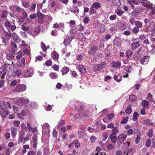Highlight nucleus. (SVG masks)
<instances>
[{
  "instance_id": "nucleus-43",
  "label": "nucleus",
  "mask_w": 155,
  "mask_h": 155,
  "mask_svg": "<svg viewBox=\"0 0 155 155\" xmlns=\"http://www.w3.org/2000/svg\"><path fill=\"white\" fill-rule=\"evenodd\" d=\"M153 130L152 129L150 130L147 133V135L149 137H151L153 135Z\"/></svg>"
},
{
  "instance_id": "nucleus-3",
  "label": "nucleus",
  "mask_w": 155,
  "mask_h": 155,
  "mask_svg": "<svg viewBox=\"0 0 155 155\" xmlns=\"http://www.w3.org/2000/svg\"><path fill=\"white\" fill-rule=\"evenodd\" d=\"M26 50L25 51L22 50L17 53L16 58L18 59H20L22 58V56L28 55L30 53V51L28 50Z\"/></svg>"
},
{
  "instance_id": "nucleus-30",
  "label": "nucleus",
  "mask_w": 155,
  "mask_h": 155,
  "mask_svg": "<svg viewBox=\"0 0 155 155\" xmlns=\"http://www.w3.org/2000/svg\"><path fill=\"white\" fill-rule=\"evenodd\" d=\"M126 54L127 57V58H129L132 56L133 54V52L131 50H128L126 51Z\"/></svg>"
},
{
  "instance_id": "nucleus-39",
  "label": "nucleus",
  "mask_w": 155,
  "mask_h": 155,
  "mask_svg": "<svg viewBox=\"0 0 155 155\" xmlns=\"http://www.w3.org/2000/svg\"><path fill=\"white\" fill-rule=\"evenodd\" d=\"M112 133L111 134H114L116 135V134H117L119 132V130L118 128L116 127H114L112 130Z\"/></svg>"
},
{
  "instance_id": "nucleus-9",
  "label": "nucleus",
  "mask_w": 155,
  "mask_h": 155,
  "mask_svg": "<svg viewBox=\"0 0 155 155\" xmlns=\"http://www.w3.org/2000/svg\"><path fill=\"white\" fill-rule=\"evenodd\" d=\"M17 50V46L16 44L14 42H12L11 43V47L10 49V52L14 54Z\"/></svg>"
},
{
  "instance_id": "nucleus-47",
  "label": "nucleus",
  "mask_w": 155,
  "mask_h": 155,
  "mask_svg": "<svg viewBox=\"0 0 155 155\" xmlns=\"http://www.w3.org/2000/svg\"><path fill=\"white\" fill-rule=\"evenodd\" d=\"M105 153H103L101 152H92L90 155H105Z\"/></svg>"
},
{
  "instance_id": "nucleus-5",
  "label": "nucleus",
  "mask_w": 155,
  "mask_h": 155,
  "mask_svg": "<svg viewBox=\"0 0 155 155\" xmlns=\"http://www.w3.org/2000/svg\"><path fill=\"white\" fill-rule=\"evenodd\" d=\"M26 89V86L24 84H22L17 85L14 91H15L20 92L25 91Z\"/></svg>"
},
{
  "instance_id": "nucleus-13",
  "label": "nucleus",
  "mask_w": 155,
  "mask_h": 155,
  "mask_svg": "<svg viewBox=\"0 0 155 155\" xmlns=\"http://www.w3.org/2000/svg\"><path fill=\"white\" fill-rule=\"evenodd\" d=\"M107 65V63L105 62H103L100 64H97L95 65V67L97 68V69L99 70L103 68H104Z\"/></svg>"
},
{
  "instance_id": "nucleus-36",
  "label": "nucleus",
  "mask_w": 155,
  "mask_h": 155,
  "mask_svg": "<svg viewBox=\"0 0 155 155\" xmlns=\"http://www.w3.org/2000/svg\"><path fill=\"white\" fill-rule=\"evenodd\" d=\"M113 3L114 5L117 6H119L121 5L119 0H113Z\"/></svg>"
},
{
  "instance_id": "nucleus-52",
  "label": "nucleus",
  "mask_w": 155,
  "mask_h": 155,
  "mask_svg": "<svg viewBox=\"0 0 155 155\" xmlns=\"http://www.w3.org/2000/svg\"><path fill=\"white\" fill-rule=\"evenodd\" d=\"M65 123V121L63 120H61L60 122L59 123L58 125V127H60L62 125L64 124Z\"/></svg>"
},
{
  "instance_id": "nucleus-16",
  "label": "nucleus",
  "mask_w": 155,
  "mask_h": 155,
  "mask_svg": "<svg viewBox=\"0 0 155 155\" xmlns=\"http://www.w3.org/2000/svg\"><path fill=\"white\" fill-rule=\"evenodd\" d=\"M10 9L14 12L17 11L19 12L21 11V8L19 6L17 5L11 6L10 7Z\"/></svg>"
},
{
  "instance_id": "nucleus-57",
  "label": "nucleus",
  "mask_w": 155,
  "mask_h": 155,
  "mask_svg": "<svg viewBox=\"0 0 155 155\" xmlns=\"http://www.w3.org/2000/svg\"><path fill=\"white\" fill-rule=\"evenodd\" d=\"M52 61L51 60H48L45 62V64L47 66H50L52 64Z\"/></svg>"
},
{
  "instance_id": "nucleus-33",
  "label": "nucleus",
  "mask_w": 155,
  "mask_h": 155,
  "mask_svg": "<svg viewBox=\"0 0 155 155\" xmlns=\"http://www.w3.org/2000/svg\"><path fill=\"white\" fill-rule=\"evenodd\" d=\"M71 38H66L64 40L63 43L65 45H67L71 42Z\"/></svg>"
},
{
  "instance_id": "nucleus-22",
  "label": "nucleus",
  "mask_w": 155,
  "mask_h": 155,
  "mask_svg": "<svg viewBox=\"0 0 155 155\" xmlns=\"http://www.w3.org/2000/svg\"><path fill=\"white\" fill-rule=\"evenodd\" d=\"M142 11V8H139L138 9L136 10L135 11H133L132 12V15L134 16H136L138 15L139 13L140 12Z\"/></svg>"
},
{
  "instance_id": "nucleus-41",
  "label": "nucleus",
  "mask_w": 155,
  "mask_h": 155,
  "mask_svg": "<svg viewBox=\"0 0 155 155\" xmlns=\"http://www.w3.org/2000/svg\"><path fill=\"white\" fill-rule=\"evenodd\" d=\"M135 25L137 26L138 28L142 27V23L139 21H136L135 22Z\"/></svg>"
},
{
  "instance_id": "nucleus-59",
  "label": "nucleus",
  "mask_w": 155,
  "mask_h": 155,
  "mask_svg": "<svg viewBox=\"0 0 155 155\" xmlns=\"http://www.w3.org/2000/svg\"><path fill=\"white\" fill-rule=\"evenodd\" d=\"M139 31V28H138V27H135L133 28L132 31V32L135 34H136Z\"/></svg>"
},
{
  "instance_id": "nucleus-29",
  "label": "nucleus",
  "mask_w": 155,
  "mask_h": 155,
  "mask_svg": "<svg viewBox=\"0 0 155 155\" xmlns=\"http://www.w3.org/2000/svg\"><path fill=\"white\" fill-rule=\"evenodd\" d=\"M40 30L38 28L35 27L34 28V34L32 35L33 36H35L38 35L39 33Z\"/></svg>"
},
{
  "instance_id": "nucleus-64",
  "label": "nucleus",
  "mask_w": 155,
  "mask_h": 155,
  "mask_svg": "<svg viewBox=\"0 0 155 155\" xmlns=\"http://www.w3.org/2000/svg\"><path fill=\"white\" fill-rule=\"evenodd\" d=\"M17 83V81L16 80H14L11 82L10 85L12 86H13L15 85Z\"/></svg>"
},
{
  "instance_id": "nucleus-2",
  "label": "nucleus",
  "mask_w": 155,
  "mask_h": 155,
  "mask_svg": "<svg viewBox=\"0 0 155 155\" xmlns=\"http://www.w3.org/2000/svg\"><path fill=\"white\" fill-rule=\"evenodd\" d=\"M6 106L4 101H2L0 102V114L1 116L5 117L7 115L8 113L6 110Z\"/></svg>"
},
{
  "instance_id": "nucleus-35",
  "label": "nucleus",
  "mask_w": 155,
  "mask_h": 155,
  "mask_svg": "<svg viewBox=\"0 0 155 155\" xmlns=\"http://www.w3.org/2000/svg\"><path fill=\"white\" fill-rule=\"evenodd\" d=\"M7 59L8 60H11L14 59V57L13 55L10 53H8L6 55Z\"/></svg>"
},
{
  "instance_id": "nucleus-19",
  "label": "nucleus",
  "mask_w": 155,
  "mask_h": 155,
  "mask_svg": "<svg viewBox=\"0 0 155 155\" xmlns=\"http://www.w3.org/2000/svg\"><path fill=\"white\" fill-rule=\"evenodd\" d=\"M32 140H33V147H36L37 145V137L36 135H34L32 137Z\"/></svg>"
},
{
  "instance_id": "nucleus-32",
  "label": "nucleus",
  "mask_w": 155,
  "mask_h": 155,
  "mask_svg": "<svg viewBox=\"0 0 155 155\" xmlns=\"http://www.w3.org/2000/svg\"><path fill=\"white\" fill-rule=\"evenodd\" d=\"M69 71V68L67 67L63 68L62 70V73L63 75L67 74Z\"/></svg>"
},
{
  "instance_id": "nucleus-42",
  "label": "nucleus",
  "mask_w": 155,
  "mask_h": 155,
  "mask_svg": "<svg viewBox=\"0 0 155 155\" xmlns=\"http://www.w3.org/2000/svg\"><path fill=\"white\" fill-rule=\"evenodd\" d=\"M136 99V96L134 95H131L129 97V100L131 102L134 101Z\"/></svg>"
},
{
  "instance_id": "nucleus-6",
  "label": "nucleus",
  "mask_w": 155,
  "mask_h": 155,
  "mask_svg": "<svg viewBox=\"0 0 155 155\" xmlns=\"http://www.w3.org/2000/svg\"><path fill=\"white\" fill-rule=\"evenodd\" d=\"M127 137L126 135L123 134H120L117 137V142L119 143H122L125 140Z\"/></svg>"
},
{
  "instance_id": "nucleus-20",
  "label": "nucleus",
  "mask_w": 155,
  "mask_h": 155,
  "mask_svg": "<svg viewBox=\"0 0 155 155\" xmlns=\"http://www.w3.org/2000/svg\"><path fill=\"white\" fill-rule=\"evenodd\" d=\"M25 134V131H24L22 130H21L20 131V133H19L18 140L20 141L21 142L24 139Z\"/></svg>"
},
{
  "instance_id": "nucleus-25",
  "label": "nucleus",
  "mask_w": 155,
  "mask_h": 155,
  "mask_svg": "<svg viewBox=\"0 0 155 155\" xmlns=\"http://www.w3.org/2000/svg\"><path fill=\"white\" fill-rule=\"evenodd\" d=\"M12 136V137H15L17 134V128L15 127H12L11 128Z\"/></svg>"
},
{
  "instance_id": "nucleus-58",
  "label": "nucleus",
  "mask_w": 155,
  "mask_h": 155,
  "mask_svg": "<svg viewBox=\"0 0 155 155\" xmlns=\"http://www.w3.org/2000/svg\"><path fill=\"white\" fill-rule=\"evenodd\" d=\"M50 76L52 79H55L57 77V75L54 73H51L50 74Z\"/></svg>"
},
{
  "instance_id": "nucleus-48",
  "label": "nucleus",
  "mask_w": 155,
  "mask_h": 155,
  "mask_svg": "<svg viewBox=\"0 0 155 155\" xmlns=\"http://www.w3.org/2000/svg\"><path fill=\"white\" fill-rule=\"evenodd\" d=\"M74 143L75 147L76 148H78L80 146V143L77 140H75L74 141Z\"/></svg>"
},
{
  "instance_id": "nucleus-62",
  "label": "nucleus",
  "mask_w": 155,
  "mask_h": 155,
  "mask_svg": "<svg viewBox=\"0 0 155 155\" xmlns=\"http://www.w3.org/2000/svg\"><path fill=\"white\" fill-rule=\"evenodd\" d=\"M7 13V11H3L2 13V14L1 15V17L3 18H5L7 16L6 13Z\"/></svg>"
},
{
  "instance_id": "nucleus-10",
  "label": "nucleus",
  "mask_w": 155,
  "mask_h": 155,
  "mask_svg": "<svg viewBox=\"0 0 155 155\" xmlns=\"http://www.w3.org/2000/svg\"><path fill=\"white\" fill-rule=\"evenodd\" d=\"M43 131L45 133H48L50 131V127L48 123H45L42 126Z\"/></svg>"
},
{
  "instance_id": "nucleus-7",
  "label": "nucleus",
  "mask_w": 155,
  "mask_h": 155,
  "mask_svg": "<svg viewBox=\"0 0 155 155\" xmlns=\"http://www.w3.org/2000/svg\"><path fill=\"white\" fill-rule=\"evenodd\" d=\"M140 3H142V5L143 6L146 7L148 8H151L152 3H150V2L147 1V0H138Z\"/></svg>"
},
{
  "instance_id": "nucleus-31",
  "label": "nucleus",
  "mask_w": 155,
  "mask_h": 155,
  "mask_svg": "<svg viewBox=\"0 0 155 155\" xmlns=\"http://www.w3.org/2000/svg\"><path fill=\"white\" fill-rule=\"evenodd\" d=\"M115 13L119 16H121L124 13V12L118 8L115 9Z\"/></svg>"
},
{
  "instance_id": "nucleus-24",
  "label": "nucleus",
  "mask_w": 155,
  "mask_h": 155,
  "mask_svg": "<svg viewBox=\"0 0 155 155\" xmlns=\"http://www.w3.org/2000/svg\"><path fill=\"white\" fill-rule=\"evenodd\" d=\"M132 105H129L127 107L125 110V113L127 114H129L131 113L132 111L131 109Z\"/></svg>"
},
{
  "instance_id": "nucleus-28",
  "label": "nucleus",
  "mask_w": 155,
  "mask_h": 155,
  "mask_svg": "<svg viewBox=\"0 0 155 155\" xmlns=\"http://www.w3.org/2000/svg\"><path fill=\"white\" fill-rule=\"evenodd\" d=\"M140 41L134 43L132 44V48L133 49H135L140 46Z\"/></svg>"
},
{
  "instance_id": "nucleus-14",
  "label": "nucleus",
  "mask_w": 155,
  "mask_h": 155,
  "mask_svg": "<svg viewBox=\"0 0 155 155\" xmlns=\"http://www.w3.org/2000/svg\"><path fill=\"white\" fill-rule=\"evenodd\" d=\"M97 49L98 47L97 46H94L89 51V53L92 55L94 54Z\"/></svg>"
},
{
  "instance_id": "nucleus-44",
  "label": "nucleus",
  "mask_w": 155,
  "mask_h": 155,
  "mask_svg": "<svg viewBox=\"0 0 155 155\" xmlns=\"http://www.w3.org/2000/svg\"><path fill=\"white\" fill-rule=\"evenodd\" d=\"M128 117H127L124 118L121 121L120 123L122 124H126L128 120Z\"/></svg>"
},
{
  "instance_id": "nucleus-37",
  "label": "nucleus",
  "mask_w": 155,
  "mask_h": 155,
  "mask_svg": "<svg viewBox=\"0 0 155 155\" xmlns=\"http://www.w3.org/2000/svg\"><path fill=\"white\" fill-rule=\"evenodd\" d=\"M93 6L95 8L97 9L99 8L101 6L100 3L98 2H95L94 3Z\"/></svg>"
},
{
  "instance_id": "nucleus-38",
  "label": "nucleus",
  "mask_w": 155,
  "mask_h": 155,
  "mask_svg": "<svg viewBox=\"0 0 155 155\" xmlns=\"http://www.w3.org/2000/svg\"><path fill=\"white\" fill-rule=\"evenodd\" d=\"M114 78L115 80L118 82H119L121 81L122 79V77L120 76H118L116 75H114Z\"/></svg>"
},
{
  "instance_id": "nucleus-23",
  "label": "nucleus",
  "mask_w": 155,
  "mask_h": 155,
  "mask_svg": "<svg viewBox=\"0 0 155 155\" xmlns=\"http://www.w3.org/2000/svg\"><path fill=\"white\" fill-rule=\"evenodd\" d=\"M109 138L110 139L112 143L115 142L117 140L116 135L113 134H111L109 136Z\"/></svg>"
},
{
  "instance_id": "nucleus-45",
  "label": "nucleus",
  "mask_w": 155,
  "mask_h": 155,
  "mask_svg": "<svg viewBox=\"0 0 155 155\" xmlns=\"http://www.w3.org/2000/svg\"><path fill=\"white\" fill-rule=\"evenodd\" d=\"M13 124L16 127H18L19 124H20V122L19 120H15L13 121Z\"/></svg>"
},
{
  "instance_id": "nucleus-12",
  "label": "nucleus",
  "mask_w": 155,
  "mask_h": 155,
  "mask_svg": "<svg viewBox=\"0 0 155 155\" xmlns=\"http://www.w3.org/2000/svg\"><path fill=\"white\" fill-rule=\"evenodd\" d=\"M150 57L148 56H145L141 60L140 63L142 64H146L149 61Z\"/></svg>"
},
{
  "instance_id": "nucleus-49",
  "label": "nucleus",
  "mask_w": 155,
  "mask_h": 155,
  "mask_svg": "<svg viewBox=\"0 0 155 155\" xmlns=\"http://www.w3.org/2000/svg\"><path fill=\"white\" fill-rule=\"evenodd\" d=\"M118 25L120 26V27L119 28L121 30L124 29L125 28V25L124 24L121 23H118Z\"/></svg>"
},
{
  "instance_id": "nucleus-4",
  "label": "nucleus",
  "mask_w": 155,
  "mask_h": 155,
  "mask_svg": "<svg viewBox=\"0 0 155 155\" xmlns=\"http://www.w3.org/2000/svg\"><path fill=\"white\" fill-rule=\"evenodd\" d=\"M14 101L18 104L23 105L29 103V100L27 99L19 98L15 99Z\"/></svg>"
},
{
  "instance_id": "nucleus-55",
  "label": "nucleus",
  "mask_w": 155,
  "mask_h": 155,
  "mask_svg": "<svg viewBox=\"0 0 155 155\" xmlns=\"http://www.w3.org/2000/svg\"><path fill=\"white\" fill-rule=\"evenodd\" d=\"M25 65V58H23L21 60V66L22 68L24 67Z\"/></svg>"
},
{
  "instance_id": "nucleus-11",
  "label": "nucleus",
  "mask_w": 155,
  "mask_h": 155,
  "mask_svg": "<svg viewBox=\"0 0 155 155\" xmlns=\"http://www.w3.org/2000/svg\"><path fill=\"white\" fill-rule=\"evenodd\" d=\"M20 45L21 47L22 48V50L25 51L27 50H28V51H30V48L28 45L26 44L25 41H22L21 43L20 44Z\"/></svg>"
},
{
  "instance_id": "nucleus-54",
  "label": "nucleus",
  "mask_w": 155,
  "mask_h": 155,
  "mask_svg": "<svg viewBox=\"0 0 155 155\" xmlns=\"http://www.w3.org/2000/svg\"><path fill=\"white\" fill-rule=\"evenodd\" d=\"M41 47L42 50L43 51H45L46 50V48L45 45L43 43H41Z\"/></svg>"
},
{
  "instance_id": "nucleus-51",
  "label": "nucleus",
  "mask_w": 155,
  "mask_h": 155,
  "mask_svg": "<svg viewBox=\"0 0 155 155\" xmlns=\"http://www.w3.org/2000/svg\"><path fill=\"white\" fill-rule=\"evenodd\" d=\"M37 16L40 18H43L44 17V15L40 12H37L36 14Z\"/></svg>"
},
{
  "instance_id": "nucleus-17",
  "label": "nucleus",
  "mask_w": 155,
  "mask_h": 155,
  "mask_svg": "<svg viewBox=\"0 0 155 155\" xmlns=\"http://www.w3.org/2000/svg\"><path fill=\"white\" fill-rule=\"evenodd\" d=\"M73 7L72 8H71L69 9V10L71 12L74 13H78L79 12V10L78 8L76 6L73 5Z\"/></svg>"
},
{
  "instance_id": "nucleus-56",
  "label": "nucleus",
  "mask_w": 155,
  "mask_h": 155,
  "mask_svg": "<svg viewBox=\"0 0 155 155\" xmlns=\"http://www.w3.org/2000/svg\"><path fill=\"white\" fill-rule=\"evenodd\" d=\"M96 12V10L94 9V8L93 7H91L90 8V13H94Z\"/></svg>"
},
{
  "instance_id": "nucleus-63",
  "label": "nucleus",
  "mask_w": 155,
  "mask_h": 155,
  "mask_svg": "<svg viewBox=\"0 0 155 155\" xmlns=\"http://www.w3.org/2000/svg\"><path fill=\"white\" fill-rule=\"evenodd\" d=\"M36 6V4L35 3H33L31 5V7L30 8V9L31 11H34L35 10Z\"/></svg>"
},
{
  "instance_id": "nucleus-34",
  "label": "nucleus",
  "mask_w": 155,
  "mask_h": 155,
  "mask_svg": "<svg viewBox=\"0 0 155 155\" xmlns=\"http://www.w3.org/2000/svg\"><path fill=\"white\" fill-rule=\"evenodd\" d=\"M139 114L136 112H134L133 114V119L134 121H136L137 118L139 117Z\"/></svg>"
},
{
  "instance_id": "nucleus-1",
  "label": "nucleus",
  "mask_w": 155,
  "mask_h": 155,
  "mask_svg": "<svg viewBox=\"0 0 155 155\" xmlns=\"http://www.w3.org/2000/svg\"><path fill=\"white\" fill-rule=\"evenodd\" d=\"M144 23L147 27V31L150 32L153 34L155 33V24L151 20L147 18L144 19Z\"/></svg>"
},
{
  "instance_id": "nucleus-61",
  "label": "nucleus",
  "mask_w": 155,
  "mask_h": 155,
  "mask_svg": "<svg viewBox=\"0 0 155 155\" xmlns=\"http://www.w3.org/2000/svg\"><path fill=\"white\" fill-rule=\"evenodd\" d=\"M153 99L152 95L150 93H149L147 95V99L148 100L150 101L151 100Z\"/></svg>"
},
{
  "instance_id": "nucleus-15",
  "label": "nucleus",
  "mask_w": 155,
  "mask_h": 155,
  "mask_svg": "<svg viewBox=\"0 0 155 155\" xmlns=\"http://www.w3.org/2000/svg\"><path fill=\"white\" fill-rule=\"evenodd\" d=\"M85 134L84 128L81 127L78 131V135L80 138L82 137Z\"/></svg>"
},
{
  "instance_id": "nucleus-46",
  "label": "nucleus",
  "mask_w": 155,
  "mask_h": 155,
  "mask_svg": "<svg viewBox=\"0 0 155 155\" xmlns=\"http://www.w3.org/2000/svg\"><path fill=\"white\" fill-rule=\"evenodd\" d=\"M90 21V18L88 17H85L83 19V21L85 24L88 23Z\"/></svg>"
},
{
  "instance_id": "nucleus-8",
  "label": "nucleus",
  "mask_w": 155,
  "mask_h": 155,
  "mask_svg": "<svg viewBox=\"0 0 155 155\" xmlns=\"http://www.w3.org/2000/svg\"><path fill=\"white\" fill-rule=\"evenodd\" d=\"M33 73L32 69L31 68H28L25 70L22 73V74L25 77H29L31 76Z\"/></svg>"
},
{
  "instance_id": "nucleus-50",
  "label": "nucleus",
  "mask_w": 155,
  "mask_h": 155,
  "mask_svg": "<svg viewBox=\"0 0 155 155\" xmlns=\"http://www.w3.org/2000/svg\"><path fill=\"white\" fill-rule=\"evenodd\" d=\"M29 130L30 132H31L33 133H35L37 131V129L36 127H31Z\"/></svg>"
},
{
  "instance_id": "nucleus-60",
  "label": "nucleus",
  "mask_w": 155,
  "mask_h": 155,
  "mask_svg": "<svg viewBox=\"0 0 155 155\" xmlns=\"http://www.w3.org/2000/svg\"><path fill=\"white\" fill-rule=\"evenodd\" d=\"M96 137H95L92 136L90 138V140L92 143H94L96 140Z\"/></svg>"
},
{
  "instance_id": "nucleus-53",
  "label": "nucleus",
  "mask_w": 155,
  "mask_h": 155,
  "mask_svg": "<svg viewBox=\"0 0 155 155\" xmlns=\"http://www.w3.org/2000/svg\"><path fill=\"white\" fill-rule=\"evenodd\" d=\"M56 5L55 2L54 1H52L50 4L49 6L50 8H51L52 7H54Z\"/></svg>"
},
{
  "instance_id": "nucleus-21",
  "label": "nucleus",
  "mask_w": 155,
  "mask_h": 155,
  "mask_svg": "<svg viewBox=\"0 0 155 155\" xmlns=\"http://www.w3.org/2000/svg\"><path fill=\"white\" fill-rule=\"evenodd\" d=\"M112 67L115 68H117L121 65V63L119 61H115L112 63L111 64Z\"/></svg>"
},
{
  "instance_id": "nucleus-40",
  "label": "nucleus",
  "mask_w": 155,
  "mask_h": 155,
  "mask_svg": "<svg viewBox=\"0 0 155 155\" xmlns=\"http://www.w3.org/2000/svg\"><path fill=\"white\" fill-rule=\"evenodd\" d=\"M142 104L144 107H146L148 106L149 103L148 101L144 100L142 101Z\"/></svg>"
},
{
  "instance_id": "nucleus-27",
  "label": "nucleus",
  "mask_w": 155,
  "mask_h": 155,
  "mask_svg": "<svg viewBox=\"0 0 155 155\" xmlns=\"http://www.w3.org/2000/svg\"><path fill=\"white\" fill-rule=\"evenodd\" d=\"M51 56L53 58L57 59L59 58V55L57 52L55 51H53L51 53Z\"/></svg>"
},
{
  "instance_id": "nucleus-18",
  "label": "nucleus",
  "mask_w": 155,
  "mask_h": 155,
  "mask_svg": "<svg viewBox=\"0 0 155 155\" xmlns=\"http://www.w3.org/2000/svg\"><path fill=\"white\" fill-rule=\"evenodd\" d=\"M78 68L79 72L82 74H85L86 72V70L84 67L82 65H78Z\"/></svg>"
},
{
  "instance_id": "nucleus-26",
  "label": "nucleus",
  "mask_w": 155,
  "mask_h": 155,
  "mask_svg": "<svg viewBox=\"0 0 155 155\" xmlns=\"http://www.w3.org/2000/svg\"><path fill=\"white\" fill-rule=\"evenodd\" d=\"M12 35L13 36V39L14 41L16 42H18L20 41V38L18 37L16 34L15 33H13L12 34Z\"/></svg>"
}]
</instances>
